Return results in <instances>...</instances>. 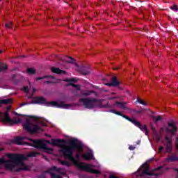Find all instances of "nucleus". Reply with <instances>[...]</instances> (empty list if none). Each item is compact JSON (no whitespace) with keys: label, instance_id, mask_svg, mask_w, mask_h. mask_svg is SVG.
Here are the masks:
<instances>
[{"label":"nucleus","instance_id":"1","mask_svg":"<svg viewBox=\"0 0 178 178\" xmlns=\"http://www.w3.org/2000/svg\"><path fill=\"white\" fill-rule=\"evenodd\" d=\"M30 144L32 145V147H35V148H41L42 149H44V152H47V154H54V149L48 148L47 147V144L55 145L56 147H60L61 149L60 152L63 153L65 158H67V159L70 161H60L61 165H64V166H72V165H74L76 168L81 169V170H86V172L94 173L95 175H98V173H99L98 170L92 169V165L81 163L79 161L80 154H81L83 151V147L80 145L74 143L70 146H67L66 145V142H65V140L59 139H52L51 141L31 140Z\"/></svg>","mask_w":178,"mask_h":178},{"label":"nucleus","instance_id":"2","mask_svg":"<svg viewBox=\"0 0 178 178\" xmlns=\"http://www.w3.org/2000/svg\"><path fill=\"white\" fill-rule=\"evenodd\" d=\"M8 161L4 158L0 159V165H3L8 170L19 172V170H30L31 167L26 165L24 161L27 159L23 154H7Z\"/></svg>","mask_w":178,"mask_h":178},{"label":"nucleus","instance_id":"3","mask_svg":"<svg viewBox=\"0 0 178 178\" xmlns=\"http://www.w3.org/2000/svg\"><path fill=\"white\" fill-rule=\"evenodd\" d=\"M163 131L167 134L164 140L163 141V147L161 146L159 148V154H164L165 152H170L172 151V136L176 133L177 127L175 124V122H170L168 124V127L162 128Z\"/></svg>","mask_w":178,"mask_h":178},{"label":"nucleus","instance_id":"4","mask_svg":"<svg viewBox=\"0 0 178 178\" xmlns=\"http://www.w3.org/2000/svg\"><path fill=\"white\" fill-rule=\"evenodd\" d=\"M38 119L37 118H31L27 120L26 122L24 124V129L33 134L34 133H41L42 128L38 127Z\"/></svg>","mask_w":178,"mask_h":178},{"label":"nucleus","instance_id":"5","mask_svg":"<svg viewBox=\"0 0 178 178\" xmlns=\"http://www.w3.org/2000/svg\"><path fill=\"white\" fill-rule=\"evenodd\" d=\"M81 102L88 108V109H92L95 106H102V101L97 100L94 98L81 99Z\"/></svg>","mask_w":178,"mask_h":178},{"label":"nucleus","instance_id":"6","mask_svg":"<svg viewBox=\"0 0 178 178\" xmlns=\"http://www.w3.org/2000/svg\"><path fill=\"white\" fill-rule=\"evenodd\" d=\"M62 60H63L66 63L74 64V70H76V72H80L81 73H82V74H90V70L83 71V67L76 63L74 59L72 58V57L65 56L63 58H62Z\"/></svg>","mask_w":178,"mask_h":178},{"label":"nucleus","instance_id":"7","mask_svg":"<svg viewBox=\"0 0 178 178\" xmlns=\"http://www.w3.org/2000/svg\"><path fill=\"white\" fill-rule=\"evenodd\" d=\"M0 121L3 123H7L8 124H15V123H20V122H22L19 118L17 121L12 120L10 117H9L8 111H6L5 113H0Z\"/></svg>","mask_w":178,"mask_h":178},{"label":"nucleus","instance_id":"8","mask_svg":"<svg viewBox=\"0 0 178 178\" xmlns=\"http://www.w3.org/2000/svg\"><path fill=\"white\" fill-rule=\"evenodd\" d=\"M123 117L125 118V119L129 120V122H131V123L136 126V127L140 129L142 131H144L146 136H148V129H147V125H141V123H140V122L136 121V120L134 119L129 118V117L126 115H123Z\"/></svg>","mask_w":178,"mask_h":178},{"label":"nucleus","instance_id":"9","mask_svg":"<svg viewBox=\"0 0 178 178\" xmlns=\"http://www.w3.org/2000/svg\"><path fill=\"white\" fill-rule=\"evenodd\" d=\"M139 172L146 176H154V173L149 172V167L147 163L143 164L139 169Z\"/></svg>","mask_w":178,"mask_h":178},{"label":"nucleus","instance_id":"10","mask_svg":"<svg viewBox=\"0 0 178 178\" xmlns=\"http://www.w3.org/2000/svg\"><path fill=\"white\" fill-rule=\"evenodd\" d=\"M64 81H67L68 83H70L68 84V86H72V87H73L74 90H79L81 88L80 86L75 85L73 83H76V81H77V79H76V78H69V79H65Z\"/></svg>","mask_w":178,"mask_h":178},{"label":"nucleus","instance_id":"11","mask_svg":"<svg viewBox=\"0 0 178 178\" xmlns=\"http://www.w3.org/2000/svg\"><path fill=\"white\" fill-rule=\"evenodd\" d=\"M44 79H47V80L44 81V83H58L59 82V79H56L52 76L38 77L35 79V80L36 81L43 80Z\"/></svg>","mask_w":178,"mask_h":178},{"label":"nucleus","instance_id":"12","mask_svg":"<svg viewBox=\"0 0 178 178\" xmlns=\"http://www.w3.org/2000/svg\"><path fill=\"white\" fill-rule=\"evenodd\" d=\"M60 170H61L60 168H57L56 167H52L49 170V173L51 175V177L53 178H62L60 176L55 175V173H60Z\"/></svg>","mask_w":178,"mask_h":178},{"label":"nucleus","instance_id":"13","mask_svg":"<svg viewBox=\"0 0 178 178\" xmlns=\"http://www.w3.org/2000/svg\"><path fill=\"white\" fill-rule=\"evenodd\" d=\"M49 106H54L56 108H63V109H69L70 106L65 104L63 106H59L57 102H50L49 103Z\"/></svg>","mask_w":178,"mask_h":178},{"label":"nucleus","instance_id":"14","mask_svg":"<svg viewBox=\"0 0 178 178\" xmlns=\"http://www.w3.org/2000/svg\"><path fill=\"white\" fill-rule=\"evenodd\" d=\"M82 158L86 161H89V159H94V154L92 152H86L82 155Z\"/></svg>","mask_w":178,"mask_h":178},{"label":"nucleus","instance_id":"15","mask_svg":"<svg viewBox=\"0 0 178 178\" xmlns=\"http://www.w3.org/2000/svg\"><path fill=\"white\" fill-rule=\"evenodd\" d=\"M52 73H56V74H66V71L61 70L58 67H51V69Z\"/></svg>","mask_w":178,"mask_h":178},{"label":"nucleus","instance_id":"16","mask_svg":"<svg viewBox=\"0 0 178 178\" xmlns=\"http://www.w3.org/2000/svg\"><path fill=\"white\" fill-rule=\"evenodd\" d=\"M120 83L116 79V77H113L111 79V83H105L106 86H109L110 87H116V86H119Z\"/></svg>","mask_w":178,"mask_h":178},{"label":"nucleus","instance_id":"17","mask_svg":"<svg viewBox=\"0 0 178 178\" xmlns=\"http://www.w3.org/2000/svg\"><path fill=\"white\" fill-rule=\"evenodd\" d=\"M115 106H116V108H119L120 109H127V103L116 102Z\"/></svg>","mask_w":178,"mask_h":178},{"label":"nucleus","instance_id":"18","mask_svg":"<svg viewBox=\"0 0 178 178\" xmlns=\"http://www.w3.org/2000/svg\"><path fill=\"white\" fill-rule=\"evenodd\" d=\"M83 97H88V95H92V97H97V93L94 92H90L88 90H85L81 92Z\"/></svg>","mask_w":178,"mask_h":178},{"label":"nucleus","instance_id":"19","mask_svg":"<svg viewBox=\"0 0 178 178\" xmlns=\"http://www.w3.org/2000/svg\"><path fill=\"white\" fill-rule=\"evenodd\" d=\"M24 138L22 137H16L14 139L15 144H17L18 145H23L24 143L23 142Z\"/></svg>","mask_w":178,"mask_h":178},{"label":"nucleus","instance_id":"20","mask_svg":"<svg viewBox=\"0 0 178 178\" xmlns=\"http://www.w3.org/2000/svg\"><path fill=\"white\" fill-rule=\"evenodd\" d=\"M45 102L44 97H36L35 99V104H45Z\"/></svg>","mask_w":178,"mask_h":178},{"label":"nucleus","instance_id":"21","mask_svg":"<svg viewBox=\"0 0 178 178\" xmlns=\"http://www.w3.org/2000/svg\"><path fill=\"white\" fill-rule=\"evenodd\" d=\"M13 102V100L12 99H5L3 100H0V104H12Z\"/></svg>","mask_w":178,"mask_h":178},{"label":"nucleus","instance_id":"22","mask_svg":"<svg viewBox=\"0 0 178 178\" xmlns=\"http://www.w3.org/2000/svg\"><path fill=\"white\" fill-rule=\"evenodd\" d=\"M8 69V65L6 64L0 63V73L5 72Z\"/></svg>","mask_w":178,"mask_h":178},{"label":"nucleus","instance_id":"23","mask_svg":"<svg viewBox=\"0 0 178 178\" xmlns=\"http://www.w3.org/2000/svg\"><path fill=\"white\" fill-rule=\"evenodd\" d=\"M36 70L34 68H28L26 70L27 74H35Z\"/></svg>","mask_w":178,"mask_h":178},{"label":"nucleus","instance_id":"24","mask_svg":"<svg viewBox=\"0 0 178 178\" xmlns=\"http://www.w3.org/2000/svg\"><path fill=\"white\" fill-rule=\"evenodd\" d=\"M153 139L156 141H159V140H161V136L158 135V134H156V131H154Z\"/></svg>","mask_w":178,"mask_h":178},{"label":"nucleus","instance_id":"25","mask_svg":"<svg viewBox=\"0 0 178 178\" xmlns=\"http://www.w3.org/2000/svg\"><path fill=\"white\" fill-rule=\"evenodd\" d=\"M136 102H138V104H140L141 105H145V106L148 105L147 102H145L141 99H137Z\"/></svg>","mask_w":178,"mask_h":178},{"label":"nucleus","instance_id":"26","mask_svg":"<svg viewBox=\"0 0 178 178\" xmlns=\"http://www.w3.org/2000/svg\"><path fill=\"white\" fill-rule=\"evenodd\" d=\"M110 112H111V113H114L115 115H118V116H122V112L120 111H118L116 110H111Z\"/></svg>","mask_w":178,"mask_h":178},{"label":"nucleus","instance_id":"27","mask_svg":"<svg viewBox=\"0 0 178 178\" xmlns=\"http://www.w3.org/2000/svg\"><path fill=\"white\" fill-rule=\"evenodd\" d=\"M153 120H154L155 122H161V120H162V116L157 115L156 117H154Z\"/></svg>","mask_w":178,"mask_h":178},{"label":"nucleus","instance_id":"28","mask_svg":"<svg viewBox=\"0 0 178 178\" xmlns=\"http://www.w3.org/2000/svg\"><path fill=\"white\" fill-rule=\"evenodd\" d=\"M12 26H13V24L12 23V22H9L6 24V29H12Z\"/></svg>","mask_w":178,"mask_h":178},{"label":"nucleus","instance_id":"29","mask_svg":"<svg viewBox=\"0 0 178 178\" xmlns=\"http://www.w3.org/2000/svg\"><path fill=\"white\" fill-rule=\"evenodd\" d=\"M38 154H39V153H38V152H32L28 154V156H37V155H38Z\"/></svg>","mask_w":178,"mask_h":178},{"label":"nucleus","instance_id":"30","mask_svg":"<svg viewBox=\"0 0 178 178\" xmlns=\"http://www.w3.org/2000/svg\"><path fill=\"white\" fill-rule=\"evenodd\" d=\"M172 10H175V12H177L178 8L177 6L175 5L174 6L171 7Z\"/></svg>","mask_w":178,"mask_h":178},{"label":"nucleus","instance_id":"31","mask_svg":"<svg viewBox=\"0 0 178 178\" xmlns=\"http://www.w3.org/2000/svg\"><path fill=\"white\" fill-rule=\"evenodd\" d=\"M22 90L24 91V92H29V87L25 86L22 88Z\"/></svg>","mask_w":178,"mask_h":178},{"label":"nucleus","instance_id":"32","mask_svg":"<svg viewBox=\"0 0 178 178\" xmlns=\"http://www.w3.org/2000/svg\"><path fill=\"white\" fill-rule=\"evenodd\" d=\"M135 147L134 146H129V149L131 150V151H133L134 149H135Z\"/></svg>","mask_w":178,"mask_h":178},{"label":"nucleus","instance_id":"33","mask_svg":"<svg viewBox=\"0 0 178 178\" xmlns=\"http://www.w3.org/2000/svg\"><path fill=\"white\" fill-rule=\"evenodd\" d=\"M35 91V88H33V94H34Z\"/></svg>","mask_w":178,"mask_h":178},{"label":"nucleus","instance_id":"34","mask_svg":"<svg viewBox=\"0 0 178 178\" xmlns=\"http://www.w3.org/2000/svg\"><path fill=\"white\" fill-rule=\"evenodd\" d=\"M10 109V107H7V111H9Z\"/></svg>","mask_w":178,"mask_h":178},{"label":"nucleus","instance_id":"35","mask_svg":"<svg viewBox=\"0 0 178 178\" xmlns=\"http://www.w3.org/2000/svg\"><path fill=\"white\" fill-rule=\"evenodd\" d=\"M3 51L2 50H0V54H2Z\"/></svg>","mask_w":178,"mask_h":178},{"label":"nucleus","instance_id":"36","mask_svg":"<svg viewBox=\"0 0 178 178\" xmlns=\"http://www.w3.org/2000/svg\"><path fill=\"white\" fill-rule=\"evenodd\" d=\"M177 141L178 142V137L176 138Z\"/></svg>","mask_w":178,"mask_h":178},{"label":"nucleus","instance_id":"37","mask_svg":"<svg viewBox=\"0 0 178 178\" xmlns=\"http://www.w3.org/2000/svg\"><path fill=\"white\" fill-rule=\"evenodd\" d=\"M116 70L119 69V67L115 68Z\"/></svg>","mask_w":178,"mask_h":178},{"label":"nucleus","instance_id":"38","mask_svg":"<svg viewBox=\"0 0 178 178\" xmlns=\"http://www.w3.org/2000/svg\"><path fill=\"white\" fill-rule=\"evenodd\" d=\"M154 176H155V177H156V175H155Z\"/></svg>","mask_w":178,"mask_h":178}]
</instances>
